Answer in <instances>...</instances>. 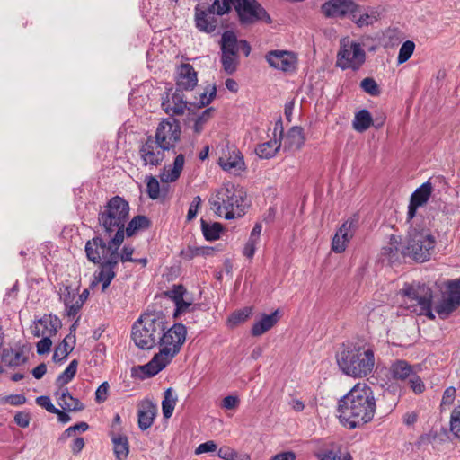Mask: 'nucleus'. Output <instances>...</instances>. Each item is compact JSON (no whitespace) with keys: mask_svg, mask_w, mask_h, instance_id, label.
<instances>
[{"mask_svg":"<svg viewBox=\"0 0 460 460\" xmlns=\"http://www.w3.org/2000/svg\"><path fill=\"white\" fill-rule=\"evenodd\" d=\"M105 242L102 237L95 236L85 243L87 259L100 265L95 272V279L102 283V290L105 291L116 276L115 268L119 264V248L121 242L112 243V237Z\"/></svg>","mask_w":460,"mask_h":460,"instance_id":"nucleus-1","label":"nucleus"},{"mask_svg":"<svg viewBox=\"0 0 460 460\" xmlns=\"http://www.w3.org/2000/svg\"><path fill=\"white\" fill-rule=\"evenodd\" d=\"M187 335L186 327L181 323H175L159 337L160 350L146 365L139 366L141 378L151 377L162 371L180 352Z\"/></svg>","mask_w":460,"mask_h":460,"instance_id":"nucleus-2","label":"nucleus"},{"mask_svg":"<svg viewBox=\"0 0 460 460\" xmlns=\"http://www.w3.org/2000/svg\"><path fill=\"white\" fill-rule=\"evenodd\" d=\"M128 217V202L119 196H114L100 210L98 222L104 235L112 237V243H123Z\"/></svg>","mask_w":460,"mask_h":460,"instance_id":"nucleus-3","label":"nucleus"},{"mask_svg":"<svg viewBox=\"0 0 460 460\" xmlns=\"http://www.w3.org/2000/svg\"><path fill=\"white\" fill-rule=\"evenodd\" d=\"M337 363L346 375L353 377H366L375 367L374 349L368 344L348 346L338 354Z\"/></svg>","mask_w":460,"mask_h":460,"instance_id":"nucleus-4","label":"nucleus"},{"mask_svg":"<svg viewBox=\"0 0 460 460\" xmlns=\"http://www.w3.org/2000/svg\"><path fill=\"white\" fill-rule=\"evenodd\" d=\"M245 199L246 193L242 188L227 182L210 198L209 203L217 215L230 220L245 214Z\"/></svg>","mask_w":460,"mask_h":460,"instance_id":"nucleus-5","label":"nucleus"},{"mask_svg":"<svg viewBox=\"0 0 460 460\" xmlns=\"http://www.w3.org/2000/svg\"><path fill=\"white\" fill-rule=\"evenodd\" d=\"M409 224L408 236L404 245L402 246L401 253L415 261H429L435 248V237L426 225L420 226L418 221H411Z\"/></svg>","mask_w":460,"mask_h":460,"instance_id":"nucleus-6","label":"nucleus"},{"mask_svg":"<svg viewBox=\"0 0 460 460\" xmlns=\"http://www.w3.org/2000/svg\"><path fill=\"white\" fill-rule=\"evenodd\" d=\"M165 329L166 323L163 315L145 314L133 324L131 338L139 349H150L159 341V337Z\"/></svg>","mask_w":460,"mask_h":460,"instance_id":"nucleus-7","label":"nucleus"},{"mask_svg":"<svg viewBox=\"0 0 460 460\" xmlns=\"http://www.w3.org/2000/svg\"><path fill=\"white\" fill-rule=\"evenodd\" d=\"M400 293L406 297L405 304L411 312L435 318L431 311L433 294L430 288L420 283L405 284Z\"/></svg>","mask_w":460,"mask_h":460,"instance_id":"nucleus-8","label":"nucleus"},{"mask_svg":"<svg viewBox=\"0 0 460 460\" xmlns=\"http://www.w3.org/2000/svg\"><path fill=\"white\" fill-rule=\"evenodd\" d=\"M230 0H215L209 6L198 4L194 9L196 28L202 32L212 33L218 26V18L230 11Z\"/></svg>","mask_w":460,"mask_h":460,"instance_id":"nucleus-9","label":"nucleus"},{"mask_svg":"<svg viewBox=\"0 0 460 460\" xmlns=\"http://www.w3.org/2000/svg\"><path fill=\"white\" fill-rule=\"evenodd\" d=\"M366 62V52L362 45L349 38L340 41V49L337 53L336 66L342 70L351 69L358 71Z\"/></svg>","mask_w":460,"mask_h":460,"instance_id":"nucleus-10","label":"nucleus"},{"mask_svg":"<svg viewBox=\"0 0 460 460\" xmlns=\"http://www.w3.org/2000/svg\"><path fill=\"white\" fill-rule=\"evenodd\" d=\"M376 411V404H339L338 418L341 424L353 429L370 421Z\"/></svg>","mask_w":460,"mask_h":460,"instance_id":"nucleus-11","label":"nucleus"},{"mask_svg":"<svg viewBox=\"0 0 460 460\" xmlns=\"http://www.w3.org/2000/svg\"><path fill=\"white\" fill-rule=\"evenodd\" d=\"M230 1V8L232 6L234 7L241 24L251 25L259 21H263L267 23L271 22L266 10L256 0Z\"/></svg>","mask_w":460,"mask_h":460,"instance_id":"nucleus-12","label":"nucleus"},{"mask_svg":"<svg viewBox=\"0 0 460 460\" xmlns=\"http://www.w3.org/2000/svg\"><path fill=\"white\" fill-rule=\"evenodd\" d=\"M181 127L179 122L172 118L162 120L153 137L167 151L173 149L181 139Z\"/></svg>","mask_w":460,"mask_h":460,"instance_id":"nucleus-13","label":"nucleus"},{"mask_svg":"<svg viewBox=\"0 0 460 460\" xmlns=\"http://www.w3.org/2000/svg\"><path fill=\"white\" fill-rule=\"evenodd\" d=\"M460 306V279L450 280L447 284V290L442 300L436 306V312L441 317L448 316Z\"/></svg>","mask_w":460,"mask_h":460,"instance_id":"nucleus-14","label":"nucleus"},{"mask_svg":"<svg viewBox=\"0 0 460 460\" xmlns=\"http://www.w3.org/2000/svg\"><path fill=\"white\" fill-rule=\"evenodd\" d=\"M165 151L152 136H148L139 148V155L145 166H157L164 159Z\"/></svg>","mask_w":460,"mask_h":460,"instance_id":"nucleus-15","label":"nucleus"},{"mask_svg":"<svg viewBox=\"0 0 460 460\" xmlns=\"http://www.w3.org/2000/svg\"><path fill=\"white\" fill-rule=\"evenodd\" d=\"M432 193V184L428 181L421 184L415 191L411 194L410 203L408 206L407 219L406 222L419 221L416 217L417 209L424 206L429 199Z\"/></svg>","mask_w":460,"mask_h":460,"instance_id":"nucleus-16","label":"nucleus"},{"mask_svg":"<svg viewBox=\"0 0 460 460\" xmlns=\"http://www.w3.org/2000/svg\"><path fill=\"white\" fill-rule=\"evenodd\" d=\"M265 58L270 66L275 69L283 72H292L296 70L297 58L296 56L290 51L271 50Z\"/></svg>","mask_w":460,"mask_h":460,"instance_id":"nucleus-17","label":"nucleus"},{"mask_svg":"<svg viewBox=\"0 0 460 460\" xmlns=\"http://www.w3.org/2000/svg\"><path fill=\"white\" fill-rule=\"evenodd\" d=\"M353 8V0H329L322 4L321 12L326 18H350Z\"/></svg>","mask_w":460,"mask_h":460,"instance_id":"nucleus-18","label":"nucleus"},{"mask_svg":"<svg viewBox=\"0 0 460 460\" xmlns=\"http://www.w3.org/2000/svg\"><path fill=\"white\" fill-rule=\"evenodd\" d=\"M381 12L377 7L359 5L355 3L350 19L362 28L374 24L380 18Z\"/></svg>","mask_w":460,"mask_h":460,"instance_id":"nucleus-19","label":"nucleus"},{"mask_svg":"<svg viewBox=\"0 0 460 460\" xmlns=\"http://www.w3.org/2000/svg\"><path fill=\"white\" fill-rule=\"evenodd\" d=\"M356 223V220L349 219L341 226L332 238V250L333 252L341 253L345 251L348 243L354 234Z\"/></svg>","mask_w":460,"mask_h":460,"instance_id":"nucleus-20","label":"nucleus"},{"mask_svg":"<svg viewBox=\"0 0 460 460\" xmlns=\"http://www.w3.org/2000/svg\"><path fill=\"white\" fill-rule=\"evenodd\" d=\"M226 151L218 160L221 168L230 172L243 171L244 169V161L241 152L234 146L227 147Z\"/></svg>","mask_w":460,"mask_h":460,"instance_id":"nucleus-21","label":"nucleus"},{"mask_svg":"<svg viewBox=\"0 0 460 460\" xmlns=\"http://www.w3.org/2000/svg\"><path fill=\"white\" fill-rule=\"evenodd\" d=\"M188 104L183 91L176 88L171 99L163 101L162 107L169 115H182L188 108Z\"/></svg>","mask_w":460,"mask_h":460,"instance_id":"nucleus-22","label":"nucleus"},{"mask_svg":"<svg viewBox=\"0 0 460 460\" xmlns=\"http://www.w3.org/2000/svg\"><path fill=\"white\" fill-rule=\"evenodd\" d=\"M371 388L365 383H358L343 395L340 402H373Z\"/></svg>","mask_w":460,"mask_h":460,"instance_id":"nucleus-23","label":"nucleus"},{"mask_svg":"<svg viewBox=\"0 0 460 460\" xmlns=\"http://www.w3.org/2000/svg\"><path fill=\"white\" fill-rule=\"evenodd\" d=\"M283 129L281 128L279 131V137H277V128L274 129L273 138L259 144L255 147V153L261 159H270L276 155L280 147L282 146V143L280 137H282Z\"/></svg>","mask_w":460,"mask_h":460,"instance_id":"nucleus-24","label":"nucleus"},{"mask_svg":"<svg viewBox=\"0 0 460 460\" xmlns=\"http://www.w3.org/2000/svg\"><path fill=\"white\" fill-rule=\"evenodd\" d=\"M197 74L190 64H182L178 68L177 89L188 91L197 84Z\"/></svg>","mask_w":460,"mask_h":460,"instance_id":"nucleus-25","label":"nucleus"},{"mask_svg":"<svg viewBox=\"0 0 460 460\" xmlns=\"http://www.w3.org/2000/svg\"><path fill=\"white\" fill-rule=\"evenodd\" d=\"M305 137L301 127H292L284 137L283 148L288 151L299 150L305 144Z\"/></svg>","mask_w":460,"mask_h":460,"instance_id":"nucleus-26","label":"nucleus"},{"mask_svg":"<svg viewBox=\"0 0 460 460\" xmlns=\"http://www.w3.org/2000/svg\"><path fill=\"white\" fill-rule=\"evenodd\" d=\"M185 157L182 154L178 155L172 165L165 166L160 174L162 182H173L177 181L182 172Z\"/></svg>","mask_w":460,"mask_h":460,"instance_id":"nucleus-27","label":"nucleus"},{"mask_svg":"<svg viewBox=\"0 0 460 460\" xmlns=\"http://www.w3.org/2000/svg\"><path fill=\"white\" fill-rule=\"evenodd\" d=\"M278 314V310L270 314H263L261 318L252 325L251 330L252 335L258 337L270 330L279 321Z\"/></svg>","mask_w":460,"mask_h":460,"instance_id":"nucleus-28","label":"nucleus"},{"mask_svg":"<svg viewBox=\"0 0 460 460\" xmlns=\"http://www.w3.org/2000/svg\"><path fill=\"white\" fill-rule=\"evenodd\" d=\"M213 113V108L206 109L199 115L188 117L186 125L194 134L199 135L203 131L205 125L212 118Z\"/></svg>","mask_w":460,"mask_h":460,"instance_id":"nucleus-29","label":"nucleus"},{"mask_svg":"<svg viewBox=\"0 0 460 460\" xmlns=\"http://www.w3.org/2000/svg\"><path fill=\"white\" fill-rule=\"evenodd\" d=\"M389 373L393 379L403 381L413 374V370L405 360H396L391 365Z\"/></svg>","mask_w":460,"mask_h":460,"instance_id":"nucleus-30","label":"nucleus"},{"mask_svg":"<svg viewBox=\"0 0 460 460\" xmlns=\"http://www.w3.org/2000/svg\"><path fill=\"white\" fill-rule=\"evenodd\" d=\"M26 359V356L20 349H4L1 356L2 363L8 367H19L25 363Z\"/></svg>","mask_w":460,"mask_h":460,"instance_id":"nucleus-31","label":"nucleus"},{"mask_svg":"<svg viewBox=\"0 0 460 460\" xmlns=\"http://www.w3.org/2000/svg\"><path fill=\"white\" fill-rule=\"evenodd\" d=\"M111 441L113 443V450L116 457L119 460H123L127 458L129 452L128 441L127 437L121 434H116L114 432L111 433Z\"/></svg>","mask_w":460,"mask_h":460,"instance_id":"nucleus-32","label":"nucleus"},{"mask_svg":"<svg viewBox=\"0 0 460 460\" xmlns=\"http://www.w3.org/2000/svg\"><path fill=\"white\" fill-rule=\"evenodd\" d=\"M157 409L155 404H146L138 411V427L146 430L153 425Z\"/></svg>","mask_w":460,"mask_h":460,"instance_id":"nucleus-33","label":"nucleus"},{"mask_svg":"<svg viewBox=\"0 0 460 460\" xmlns=\"http://www.w3.org/2000/svg\"><path fill=\"white\" fill-rule=\"evenodd\" d=\"M38 323L43 328L44 336H55L59 328H61V322L57 316L51 314H45L38 320Z\"/></svg>","mask_w":460,"mask_h":460,"instance_id":"nucleus-34","label":"nucleus"},{"mask_svg":"<svg viewBox=\"0 0 460 460\" xmlns=\"http://www.w3.org/2000/svg\"><path fill=\"white\" fill-rule=\"evenodd\" d=\"M239 52V40L235 34L231 31H226L221 38V53L234 55Z\"/></svg>","mask_w":460,"mask_h":460,"instance_id":"nucleus-35","label":"nucleus"},{"mask_svg":"<svg viewBox=\"0 0 460 460\" xmlns=\"http://www.w3.org/2000/svg\"><path fill=\"white\" fill-rule=\"evenodd\" d=\"M373 124V119L367 110H360L355 114L352 125L353 128L358 132H365Z\"/></svg>","mask_w":460,"mask_h":460,"instance_id":"nucleus-36","label":"nucleus"},{"mask_svg":"<svg viewBox=\"0 0 460 460\" xmlns=\"http://www.w3.org/2000/svg\"><path fill=\"white\" fill-rule=\"evenodd\" d=\"M150 222L148 218L145 216H136L134 217L127 225L125 226V235L130 237L136 234L137 231L141 229L148 228Z\"/></svg>","mask_w":460,"mask_h":460,"instance_id":"nucleus-37","label":"nucleus"},{"mask_svg":"<svg viewBox=\"0 0 460 460\" xmlns=\"http://www.w3.org/2000/svg\"><path fill=\"white\" fill-rule=\"evenodd\" d=\"M201 230L207 241H216L220 238L223 227L220 223H208L202 219Z\"/></svg>","mask_w":460,"mask_h":460,"instance_id":"nucleus-38","label":"nucleus"},{"mask_svg":"<svg viewBox=\"0 0 460 460\" xmlns=\"http://www.w3.org/2000/svg\"><path fill=\"white\" fill-rule=\"evenodd\" d=\"M71 341L72 343L75 342V337L66 336L62 342L55 349L53 354V360L55 362H60L64 360L68 354L73 350V346L69 344L68 341Z\"/></svg>","mask_w":460,"mask_h":460,"instance_id":"nucleus-39","label":"nucleus"},{"mask_svg":"<svg viewBox=\"0 0 460 460\" xmlns=\"http://www.w3.org/2000/svg\"><path fill=\"white\" fill-rule=\"evenodd\" d=\"M212 252L213 249L209 247H196L189 245L181 251V255L183 259L190 261L198 256L208 255Z\"/></svg>","mask_w":460,"mask_h":460,"instance_id":"nucleus-40","label":"nucleus"},{"mask_svg":"<svg viewBox=\"0 0 460 460\" xmlns=\"http://www.w3.org/2000/svg\"><path fill=\"white\" fill-rule=\"evenodd\" d=\"M77 364V361L74 359L70 362L68 367L58 376L57 379V385L58 386H63L73 379L76 373Z\"/></svg>","mask_w":460,"mask_h":460,"instance_id":"nucleus-41","label":"nucleus"},{"mask_svg":"<svg viewBox=\"0 0 460 460\" xmlns=\"http://www.w3.org/2000/svg\"><path fill=\"white\" fill-rule=\"evenodd\" d=\"M415 49V43L411 40H406L399 49L397 63L399 65L405 63L412 56Z\"/></svg>","mask_w":460,"mask_h":460,"instance_id":"nucleus-42","label":"nucleus"},{"mask_svg":"<svg viewBox=\"0 0 460 460\" xmlns=\"http://www.w3.org/2000/svg\"><path fill=\"white\" fill-rule=\"evenodd\" d=\"M221 62L224 70L232 75L235 72L238 65L237 54L228 55V53H221Z\"/></svg>","mask_w":460,"mask_h":460,"instance_id":"nucleus-43","label":"nucleus"},{"mask_svg":"<svg viewBox=\"0 0 460 460\" xmlns=\"http://www.w3.org/2000/svg\"><path fill=\"white\" fill-rule=\"evenodd\" d=\"M146 192L150 199H157L160 197V183L152 175L146 177Z\"/></svg>","mask_w":460,"mask_h":460,"instance_id":"nucleus-44","label":"nucleus"},{"mask_svg":"<svg viewBox=\"0 0 460 460\" xmlns=\"http://www.w3.org/2000/svg\"><path fill=\"white\" fill-rule=\"evenodd\" d=\"M360 87L365 93L370 94L371 96H377L380 93L378 84L371 77L364 78L360 83Z\"/></svg>","mask_w":460,"mask_h":460,"instance_id":"nucleus-45","label":"nucleus"},{"mask_svg":"<svg viewBox=\"0 0 460 460\" xmlns=\"http://www.w3.org/2000/svg\"><path fill=\"white\" fill-rule=\"evenodd\" d=\"M252 314V308L245 307L242 310L234 312L230 317L228 318V322L232 325H237L244 321H246Z\"/></svg>","mask_w":460,"mask_h":460,"instance_id":"nucleus-46","label":"nucleus"},{"mask_svg":"<svg viewBox=\"0 0 460 460\" xmlns=\"http://www.w3.org/2000/svg\"><path fill=\"white\" fill-rule=\"evenodd\" d=\"M83 300L81 298H77L76 295H73V302H71L68 306L66 307V315L68 317H75L81 308L83 307L84 304L82 302Z\"/></svg>","mask_w":460,"mask_h":460,"instance_id":"nucleus-47","label":"nucleus"},{"mask_svg":"<svg viewBox=\"0 0 460 460\" xmlns=\"http://www.w3.org/2000/svg\"><path fill=\"white\" fill-rule=\"evenodd\" d=\"M451 431L460 438V404L453 411L451 414Z\"/></svg>","mask_w":460,"mask_h":460,"instance_id":"nucleus-48","label":"nucleus"},{"mask_svg":"<svg viewBox=\"0 0 460 460\" xmlns=\"http://www.w3.org/2000/svg\"><path fill=\"white\" fill-rule=\"evenodd\" d=\"M186 289L182 285H174L172 288L165 292V296L173 300L174 303L183 297Z\"/></svg>","mask_w":460,"mask_h":460,"instance_id":"nucleus-49","label":"nucleus"},{"mask_svg":"<svg viewBox=\"0 0 460 460\" xmlns=\"http://www.w3.org/2000/svg\"><path fill=\"white\" fill-rule=\"evenodd\" d=\"M54 398L58 402L61 401L66 402L68 399L74 402H79V399L74 398L68 392L67 388L64 387V385L59 386L58 389L55 392Z\"/></svg>","mask_w":460,"mask_h":460,"instance_id":"nucleus-50","label":"nucleus"},{"mask_svg":"<svg viewBox=\"0 0 460 460\" xmlns=\"http://www.w3.org/2000/svg\"><path fill=\"white\" fill-rule=\"evenodd\" d=\"M201 205V199L199 196H196L193 198L191 203L190 204L188 213H187V220L191 221L194 219L198 214V211Z\"/></svg>","mask_w":460,"mask_h":460,"instance_id":"nucleus-51","label":"nucleus"},{"mask_svg":"<svg viewBox=\"0 0 460 460\" xmlns=\"http://www.w3.org/2000/svg\"><path fill=\"white\" fill-rule=\"evenodd\" d=\"M409 382H410L411 388L412 389V391L415 394H421L424 391L425 385L422 382V380L420 379V377L418 376L416 374L413 373L409 377Z\"/></svg>","mask_w":460,"mask_h":460,"instance_id":"nucleus-52","label":"nucleus"},{"mask_svg":"<svg viewBox=\"0 0 460 460\" xmlns=\"http://www.w3.org/2000/svg\"><path fill=\"white\" fill-rule=\"evenodd\" d=\"M217 449V444L213 440H208L198 446L195 449L196 455H201L204 453L215 452Z\"/></svg>","mask_w":460,"mask_h":460,"instance_id":"nucleus-53","label":"nucleus"},{"mask_svg":"<svg viewBox=\"0 0 460 460\" xmlns=\"http://www.w3.org/2000/svg\"><path fill=\"white\" fill-rule=\"evenodd\" d=\"M135 252L134 247L131 245H125L122 248L121 252H119V261L127 262V261H135L136 259L132 258V255Z\"/></svg>","mask_w":460,"mask_h":460,"instance_id":"nucleus-54","label":"nucleus"},{"mask_svg":"<svg viewBox=\"0 0 460 460\" xmlns=\"http://www.w3.org/2000/svg\"><path fill=\"white\" fill-rule=\"evenodd\" d=\"M258 243H259V240L252 239V238L249 237V239L243 248V255L250 259L252 258L255 253L256 246H257Z\"/></svg>","mask_w":460,"mask_h":460,"instance_id":"nucleus-55","label":"nucleus"},{"mask_svg":"<svg viewBox=\"0 0 460 460\" xmlns=\"http://www.w3.org/2000/svg\"><path fill=\"white\" fill-rule=\"evenodd\" d=\"M52 345V341L50 337L44 336L38 343H37V352L40 355L45 354L50 350Z\"/></svg>","mask_w":460,"mask_h":460,"instance_id":"nucleus-56","label":"nucleus"},{"mask_svg":"<svg viewBox=\"0 0 460 460\" xmlns=\"http://www.w3.org/2000/svg\"><path fill=\"white\" fill-rule=\"evenodd\" d=\"M109 384L107 382H103L95 392V398L98 402H103L107 400L108 391H109Z\"/></svg>","mask_w":460,"mask_h":460,"instance_id":"nucleus-57","label":"nucleus"},{"mask_svg":"<svg viewBox=\"0 0 460 460\" xmlns=\"http://www.w3.org/2000/svg\"><path fill=\"white\" fill-rule=\"evenodd\" d=\"M217 93L216 86H212L209 90L200 94V103L205 106L211 102Z\"/></svg>","mask_w":460,"mask_h":460,"instance_id":"nucleus-58","label":"nucleus"},{"mask_svg":"<svg viewBox=\"0 0 460 460\" xmlns=\"http://www.w3.org/2000/svg\"><path fill=\"white\" fill-rule=\"evenodd\" d=\"M176 309L173 314L174 317L185 313L188 308L191 305V302L184 300V298H181L179 301L175 303Z\"/></svg>","mask_w":460,"mask_h":460,"instance_id":"nucleus-59","label":"nucleus"},{"mask_svg":"<svg viewBox=\"0 0 460 460\" xmlns=\"http://www.w3.org/2000/svg\"><path fill=\"white\" fill-rule=\"evenodd\" d=\"M14 421L18 426L26 428L30 423V416L25 412H18L14 416Z\"/></svg>","mask_w":460,"mask_h":460,"instance_id":"nucleus-60","label":"nucleus"},{"mask_svg":"<svg viewBox=\"0 0 460 460\" xmlns=\"http://www.w3.org/2000/svg\"><path fill=\"white\" fill-rule=\"evenodd\" d=\"M73 295L76 294L72 293L69 287H65L63 289H61L60 296L66 307L68 306L71 302H73Z\"/></svg>","mask_w":460,"mask_h":460,"instance_id":"nucleus-61","label":"nucleus"},{"mask_svg":"<svg viewBox=\"0 0 460 460\" xmlns=\"http://www.w3.org/2000/svg\"><path fill=\"white\" fill-rule=\"evenodd\" d=\"M399 243L395 236L391 237V243L388 247L384 248L385 254H393V256L399 251Z\"/></svg>","mask_w":460,"mask_h":460,"instance_id":"nucleus-62","label":"nucleus"},{"mask_svg":"<svg viewBox=\"0 0 460 460\" xmlns=\"http://www.w3.org/2000/svg\"><path fill=\"white\" fill-rule=\"evenodd\" d=\"M234 451L230 447H222L218 449L217 456L224 460H233Z\"/></svg>","mask_w":460,"mask_h":460,"instance_id":"nucleus-63","label":"nucleus"},{"mask_svg":"<svg viewBox=\"0 0 460 460\" xmlns=\"http://www.w3.org/2000/svg\"><path fill=\"white\" fill-rule=\"evenodd\" d=\"M296 454L292 451L282 452L275 455L270 460H296Z\"/></svg>","mask_w":460,"mask_h":460,"instance_id":"nucleus-64","label":"nucleus"}]
</instances>
